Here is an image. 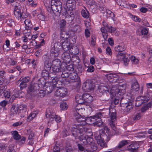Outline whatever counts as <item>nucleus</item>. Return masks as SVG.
<instances>
[{"label":"nucleus","instance_id":"1","mask_svg":"<svg viewBox=\"0 0 152 152\" xmlns=\"http://www.w3.org/2000/svg\"><path fill=\"white\" fill-rule=\"evenodd\" d=\"M110 129L107 126L104 127L101 132L97 131L94 133V137L97 143L101 147H104L105 145V141L110 140Z\"/></svg>","mask_w":152,"mask_h":152},{"label":"nucleus","instance_id":"2","mask_svg":"<svg viewBox=\"0 0 152 152\" xmlns=\"http://www.w3.org/2000/svg\"><path fill=\"white\" fill-rule=\"evenodd\" d=\"M82 124H77L72 127L71 130L72 135L74 137L86 136V137H91L93 135L91 130L86 128H84Z\"/></svg>","mask_w":152,"mask_h":152},{"label":"nucleus","instance_id":"3","mask_svg":"<svg viewBox=\"0 0 152 152\" xmlns=\"http://www.w3.org/2000/svg\"><path fill=\"white\" fill-rule=\"evenodd\" d=\"M126 86L125 85H122V86H120L117 88L114 89L111 88L110 91L111 94L112 96L120 98V99L122 100L123 99V95L125 92Z\"/></svg>","mask_w":152,"mask_h":152},{"label":"nucleus","instance_id":"4","mask_svg":"<svg viewBox=\"0 0 152 152\" xmlns=\"http://www.w3.org/2000/svg\"><path fill=\"white\" fill-rule=\"evenodd\" d=\"M80 137H75V138L78 139L79 140L81 141L82 144L84 145L86 147H88L92 143H93L94 140L93 138L91 137H87L85 136H80Z\"/></svg>","mask_w":152,"mask_h":152},{"label":"nucleus","instance_id":"5","mask_svg":"<svg viewBox=\"0 0 152 152\" xmlns=\"http://www.w3.org/2000/svg\"><path fill=\"white\" fill-rule=\"evenodd\" d=\"M52 46L50 50L51 53L54 57H58L60 52L61 43L58 41L57 43H55Z\"/></svg>","mask_w":152,"mask_h":152},{"label":"nucleus","instance_id":"6","mask_svg":"<svg viewBox=\"0 0 152 152\" xmlns=\"http://www.w3.org/2000/svg\"><path fill=\"white\" fill-rule=\"evenodd\" d=\"M39 88L38 85L36 83L32 82L28 87L27 92L32 95L35 94L38 91H39Z\"/></svg>","mask_w":152,"mask_h":152},{"label":"nucleus","instance_id":"7","mask_svg":"<svg viewBox=\"0 0 152 152\" xmlns=\"http://www.w3.org/2000/svg\"><path fill=\"white\" fill-rule=\"evenodd\" d=\"M95 86L90 81L86 80L82 86V88L85 92H90L94 90Z\"/></svg>","mask_w":152,"mask_h":152},{"label":"nucleus","instance_id":"8","mask_svg":"<svg viewBox=\"0 0 152 152\" xmlns=\"http://www.w3.org/2000/svg\"><path fill=\"white\" fill-rule=\"evenodd\" d=\"M25 13L21 12V10L19 7L18 6H15L14 11V14L16 18L18 20H20L22 18H25L27 16L26 15H24Z\"/></svg>","mask_w":152,"mask_h":152},{"label":"nucleus","instance_id":"9","mask_svg":"<svg viewBox=\"0 0 152 152\" xmlns=\"http://www.w3.org/2000/svg\"><path fill=\"white\" fill-rule=\"evenodd\" d=\"M69 79L72 80V82L76 83L77 86H78L80 85L81 81L80 77L75 72H73L70 73Z\"/></svg>","mask_w":152,"mask_h":152},{"label":"nucleus","instance_id":"10","mask_svg":"<svg viewBox=\"0 0 152 152\" xmlns=\"http://www.w3.org/2000/svg\"><path fill=\"white\" fill-rule=\"evenodd\" d=\"M106 76L109 81L111 83H115L118 81L119 78L118 76L115 73H111L107 74Z\"/></svg>","mask_w":152,"mask_h":152},{"label":"nucleus","instance_id":"11","mask_svg":"<svg viewBox=\"0 0 152 152\" xmlns=\"http://www.w3.org/2000/svg\"><path fill=\"white\" fill-rule=\"evenodd\" d=\"M120 103L121 107L124 108L123 110H124L125 112H128L132 109L134 107L133 104L131 102L124 103L121 100Z\"/></svg>","mask_w":152,"mask_h":152},{"label":"nucleus","instance_id":"12","mask_svg":"<svg viewBox=\"0 0 152 152\" xmlns=\"http://www.w3.org/2000/svg\"><path fill=\"white\" fill-rule=\"evenodd\" d=\"M67 89L64 87H60L57 89L55 93V95L56 96L64 97L67 94Z\"/></svg>","mask_w":152,"mask_h":152},{"label":"nucleus","instance_id":"13","mask_svg":"<svg viewBox=\"0 0 152 152\" xmlns=\"http://www.w3.org/2000/svg\"><path fill=\"white\" fill-rule=\"evenodd\" d=\"M61 4H56L51 6V9L53 13L56 16H59L60 15V10L61 9Z\"/></svg>","mask_w":152,"mask_h":152},{"label":"nucleus","instance_id":"14","mask_svg":"<svg viewBox=\"0 0 152 152\" xmlns=\"http://www.w3.org/2000/svg\"><path fill=\"white\" fill-rule=\"evenodd\" d=\"M83 100H84V105H89L90 103L93 101V97L90 94H84L83 95Z\"/></svg>","mask_w":152,"mask_h":152},{"label":"nucleus","instance_id":"15","mask_svg":"<svg viewBox=\"0 0 152 152\" xmlns=\"http://www.w3.org/2000/svg\"><path fill=\"white\" fill-rule=\"evenodd\" d=\"M77 113V114L76 113L74 114L75 118L77 122H82L84 123L86 121L89 120L88 117H85L84 116H82L81 115V114H80V112Z\"/></svg>","mask_w":152,"mask_h":152},{"label":"nucleus","instance_id":"16","mask_svg":"<svg viewBox=\"0 0 152 152\" xmlns=\"http://www.w3.org/2000/svg\"><path fill=\"white\" fill-rule=\"evenodd\" d=\"M54 84V83L50 82H46L45 89L48 93H51L55 88L57 87V86Z\"/></svg>","mask_w":152,"mask_h":152},{"label":"nucleus","instance_id":"17","mask_svg":"<svg viewBox=\"0 0 152 152\" xmlns=\"http://www.w3.org/2000/svg\"><path fill=\"white\" fill-rule=\"evenodd\" d=\"M44 58L45 60L44 62V69L50 70L52 66L50 58L47 56L44 57Z\"/></svg>","mask_w":152,"mask_h":152},{"label":"nucleus","instance_id":"18","mask_svg":"<svg viewBox=\"0 0 152 152\" xmlns=\"http://www.w3.org/2000/svg\"><path fill=\"white\" fill-rule=\"evenodd\" d=\"M60 43H61V46L65 51L69 50L70 47V43L68 42L67 40L59 41Z\"/></svg>","mask_w":152,"mask_h":152},{"label":"nucleus","instance_id":"19","mask_svg":"<svg viewBox=\"0 0 152 152\" xmlns=\"http://www.w3.org/2000/svg\"><path fill=\"white\" fill-rule=\"evenodd\" d=\"M62 58L65 63H69L71 60V57L69 53L65 52L62 55Z\"/></svg>","mask_w":152,"mask_h":152},{"label":"nucleus","instance_id":"20","mask_svg":"<svg viewBox=\"0 0 152 152\" xmlns=\"http://www.w3.org/2000/svg\"><path fill=\"white\" fill-rule=\"evenodd\" d=\"M26 107V106L23 104L21 105L20 106L19 113H20L21 117H24L26 115L27 113Z\"/></svg>","mask_w":152,"mask_h":152},{"label":"nucleus","instance_id":"21","mask_svg":"<svg viewBox=\"0 0 152 152\" xmlns=\"http://www.w3.org/2000/svg\"><path fill=\"white\" fill-rule=\"evenodd\" d=\"M102 116V113H99L96 114L94 115L93 116H91L88 117L89 120H90L91 121L94 122L97 121L98 119H100Z\"/></svg>","mask_w":152,"mask_h":152},{"label":"nucleus","instance_id":"22","mask_svg":"<svg viewBox=\"0 0 152 152\" xmlns=\"http://www.w3.org/2000/svg\"><path fill=\"white\" fill-rule=\"evenodd\" d=\"M69 37V35L68 32L65 31V30L63 31H60V39H58V41L67 40Z\"/></svg>","mask_w":152,"mask_h":152},{"label":"nucleus","instance_id":"23","mask_svg":"<svg viewBox=\"0 0 152 152\" xmlns=\"http://www.w3.org/2000/svg\"><path fill=\"white\" fill-rule=\"evenodd\" d=\"M150 98L149 97L146 96H140L137 98L136 99V102H140V104L145 103L148 102L150 99Z\"/></svg>","mask_w":152,"mask_h":152},{"label":"nucleus","instance_id":"24","mask_svg":"<svg viewBox=\"0 0 152 152\" xmlns=\"http://www.w3.org/2000/svg\"><path fill=\"white\" fill-rule=\"evenodd\" d=\"M139 85L137 81H136L133 83L131 86V91H134V93H137L139 90Z\"/></svg>","mask_w":152,"mask_h":152},{"label":"nucleus","instance_id":"25","mask_svg":"<svg viewBox=\"0 0 152 152\" xmlns=\"http://www.w3.org/2000/svg\"><path fill=\"white\" fill-rule=\"evenodd\" d=\"M126 48V47L124 44L121 43L115 48V50L116 51L119 52H121L125 51Z\"/></svg>","mask_w":152,"mask_h":152},{"label":"nucleus","instance_id":"26","mask_svg":"<svg viewBox=\"0 0 152 152\" xmlns=\"http://www.w3.org/2000/svg\"><path fill=\"white\" fill-rule=\"evenodd\" d=\"M52 68L54 74L56 75L60 76L61 72L63 70L61 66L52 67Z\"/></svg>","mask_w":152,"mask_h":152},{"label":"nucleus","instance_id":"27","mask_svg":"<svg viewBox=\"0 0 152 152\" xmlns=\"http://www.w3.org/2000/svg\"><path fill=\"white\" fill-rule=\"evenodd\" d=\"M46 83L45 79L42 77L39 79L38 81V83L36 84L38 85L39 90H40L41 88H42L43 87H45Z\"/></svg>","mask_w":152,"mask_h":152},{"label":"nucleus","instance_id":"28","mask_svg":"<svg viewBox=\"0 0 152 152\" xmlns=\"http://www.w3.org/2000/svg\"><path fill=\"white\" fill-rule=\"evenodd\" d=\"M56 115L55 113L50 112L49 114L48 112H46V116L47 118H48L49 119L48 123L54 121Z\"/></svg>","mask_w":152,"mask_h":152},{"label":"nucleus","instance_id":"29","mask_svg":"<svg viewBox=\"0 0 152 152\" xmlns=\"http://www.w3.org/2000/svg\"><path fill=\"white\" fill-rule=\"evenodd\" d=\"M75 99L77 103L84 105V100H83V95H76L75 97Z\"/></svg>","mask_w":152,"mask_h":152},{"label":"nucleus","instance_id":"30","mask_svg":"<svg viewBox=\"0 0 152 152\" xmlns=\"http://www.w3.org/2000/svg\"><path fill=\"white\" fill-rule=\"evenodd\" d=\"M69 50L70 53L73 55H76L79 52V50L75 46H72Z\"/></svg>","mask_w":152,"mask_h":152},{"label":"nucleus","instance_id":"31","mask_svg":"<svg viewBox=\"0 0 152 152\" xmlns=\"http://www.w3.org/2000/svg\"><path fill=\"white\" fill-rule=\"evenodd\" d=\"M128 141L127 140H123L120 142L118 145L115 147V149L116 150L118 151V150H120L121 148L128 143Z\"/></svg>","mask_w":152,"mask_h":152},{"label":"nucleus","instance_id":"32","mask_svg":"<svg viewBox=\"0 0 152 152\" xmlns=\"http://www.w3.org/2000/svg\"><path fill=\"white\" fill-rule=\"evenodd\" d=\"M61 66V61L59 59H55L52 61V67Z\"/></svg>","mask_w":152,"mask_h":152},{"label":"nucleus","instance_id":"33","mask_svg":"<svg viewBox=\"0 0 152 152\" xmlns=\"http://www.w3.org/2000/svg\"><path fill=\"white\" fill-rule=\"evenodd\" d=\"M107 28L108 32L112 33L116 36L118 35V33L116 28L112 26H107Z\"/></svg>","mask_w":152,"mask_h":152},{"label":"nucleus","instance_id":"34","mask_svg":"<svg viewBox=\"0 0 152 152\" xmlns=\"http://www.w3.org/2000/svg\"><path fill=\"white\" fill-rule=\"evenodd\" d=\"M101 31L102 32L103 37L104 38L105 40H106L107 38V33L108 31L107 28L104 27H102L101 28Z\"/></svg>","mask_w":152,"mask_h":152},{"label":"nucleus","instance_id":"35","mask_svg":"<svg viewBox=\"0 0 152 152\" xmlns=\"http://www.w3.org/2000/svg\"><path fill=\"white\" fill-rule=\"evenodd\" d=\"M99 92L102 93L104 94L105 93L107 94L109 93L111 94L110 91L108 88L105 86H101L99 89Z\"/></svg>","mask_w":152,"mask_h":152},{"label":"nucleus","instance_id":"36","mask_svg":"<svg viewBox=\"0 0 152 152\" xmlns=\"http://www.w3.org/2000/svg\"><path fill=\"white\" fill-rule=\"evenodd\" d=\"M117 60L118 61H122L126 57V53L118 52L116 56Z\"/></svg>","mask_w":152,"mask_h":152},{"label":"nucleus","instance_id":"37","mask_svg":"<svg viewBox=\"0 0 152 152\" xmlns=\"http://www.w3.org/2000/svg\"><path fill=\"white\" fill-rule=\"evenodd\" d=\"M66 25V22L64 19H62L60 21L59 23V28L60 31H63L65 30Z\"/></svg>","mask_w":152,"mask_h":152},{"label":"nucleus","instance_id":"38","mask_svg":"<svg viewBox=\"0 0 152 152\" xmlns=\"http://www.w3.org/2000/svg\"><path fill=\"white\" fill-rule=\"evenodd\" d=\"M19 109L17 105L12 106L10 109L11 114L12 115L16 114L18 113Z\"/></svg>","mask_w":152,"mask_h":152},{"label":"nucleus","instance_id":"39","mask_svg":"<svg viewBox=\"0 0 152 152\" xmlns=\"http://www.w3.org/2000/svg\"><path fill=\"white\" fill-rule=\"evenodd\" d=\"M85 9H83L81 11V14L82 16L85 18H88L89 17V13L85 7Z\"/></svg>","mask_w":152,"mask_h":152},{"label":"nucleus","instance_id":"40","mask_svg":"<svg viewBox=\"0 0 152 152\" xmlns=\"http://www.w3.org/2000/svg\"><path fill=\"white\" fill-rule=\"evenodd\" d=\"M150 107H152V101L150 102L146 106L142 107L141 110V111L143 113Z\"/></svg>","mask_w":152,"mask_h":152},{"label":"nucleus","instance_id":"41","mask_svg":"<svg viewBox=\"0 0 152 152\" xmlns=\"http://www.w3.org/2000/svg\"><path fill=\"white\" fill-rule=\"evenodd\" d=\"M70 75V73L68 72L66 70H64L63 69L62 70V72H61L60 76L62 78H66L68 77L69 78Z\"/></svg>","mask_w":152,"mask_h":152},{"label":"nucleus","instance_id":"42","mask_svg":"<svg viewBox=\"0 0 152 152\" xmlns=\"http://www.w3.org/2000/svg\"><path fill=\"white\" fill-rule=\"evenodd\" d=\"M50 70L45 69L42 70V75L43 77V78H45V79H48L49 74V71Z\"/></svg>","mask_w":152,"mask_h":152},{"label":"nucleus","instance_id":"43","mask_svg":"<svg viewBox=\"0 0 152 152\" xmlns=\"http://www.w3.org/2000/svg\"><path fill=\"white\" fill-rule=\"evenodd\" d=\"M12 135L13 138L15 140H19L20 139V136L18 134L17 131H14L12 132Z\"/></svg>","mask_w":152,"mask_h":152},{"label":"nucleus","instance_id":"44","mask_svg":"<svg viewBox=\"0 0 152 152\" xmlns=\"http://www.w3.org/2000/svg\"><path fill=\"white\" fill-rule=\"evenodd\" d=\"M6 23L8 26L10 27H12L15 25L14 20L12 19H9L7 20L6 21Z\"/></svg>","mask_w":152,"mask_h":152},{"label":"nucleus","instance_id":"45","mask_svg":"<svg viewBox=\"0 0 152 152\" xmlns=\"http://www.w3.org/2000/svg\"><path fill=\"white\" fill-rule=\"evenodd\" d=\"M60 76L59 75H55V77L52 79L50 80L51 81H50L51 83H54L55 85L56 86L57 83L58 82V77H59Z\"/></svg>","mask_w":152,"mask_h":152},{"label":"nucleus","instance_id":"46","mask_svg":"<svg viewBox=\"0 0 152 152\" xmlns=\"http://www.w3.org/2000/svg\"><path fill=\"white\" fill-rule=\"evenodd\" d=\"M74 15H72L71 16L68 15L66 16L65 19L66 20H67L69 23H72V21L74 19Z\"/></svg>","mask_w":152,"mask_h":152},{"label":"nucleus","instance_id":"47","mask_svg":"<svg viewBox=\"0 0 152 152\" xmlns=\"http://www.w3.org/2000/svg\"><path fill=\"white\" fill-rule=\"evenodd\" d=\"M60 107L62 110H66L68 108V105L66 102H63L61 103Z\"/></svg>","mask_w":152,"mask_h":152},{"label":"nucleus","instance_id":"48","mask_svg":"<svg viewBox=\"0 0 152 152\" xmlns=\"http://www.w3.org/2000/svg\"><path fill=\"white\" fill-rule=\"evenodd\" d=\"M2 90V94L3 93V95L5 98H9L11 96L10 93L8 91H4Z\"/></svg>","mask_w":152,"mask_h":152},{"label":"nucleus","instance_id":"49","mask_svg":"<svg viewBox=\"0 0 152 152\" xmlns=\"http://www.w3.org/2000/svg\"><path fill=\"white\" fill-rule=\"evenodd\" d=\"M95 122V124L99 127H102L104 124V123L102 121V120H100L96 121Z\"/></svg>","mask_w":152,"mask_h":152},{"label":"nucleus","instance_id":"50","mask_svg":"<svg viewBox=\"0 0 152 152\" xmlns=\"http://www.w3.org/2000/svg\"><path fill=\"white\" fill-rule=\"evenodd\" d=\"M131 18L133 20L137 22H140L141 21V19L137 16L131 15Z\"/></svg>","mask_w":152,"mask_h":152},{"label":"nucleus","instance_id":"51","mask_svg":"<svg viewBox=\"0 0 152 152\" xmlns=\"http://www.w3.org/2000/svg\"><path fill=\"white\" fill-rule=\"evenodd\" d=\"M130 60L132 62L133 64H138L139 62L138 59L136 58L135 57L132 56L130 58Z\"/></svg>","mask_w":152,"mask_h":152},{"label":"nucleus","instance_id":"52","mask_svg":"<svg viewBox=\"0 0 152 152\" xmlns=\"http://www.w3.org/2000/svg\"><path fill=\"white\" fill-rule=\"evenodd\" d=\"M110 116L112 121H115L116 120V113L115 112H112Z\"/></svg>","mask_w":152,"mask_h":152},{"label":"nucleus","instance_id":"53","mask_svg":"<svg viewBox=\"0 0 152 152\" xmlns=\"http://www.w3.org/2000/svg\"><path fill=\"white\" fill-rule=\"evenodd\" d=\"M88 147H90L94 151H96L97 148V145L96 143H95L94 141Z\"/></svg>","mask_w":152,"mask_h":152},{"label":"nucleus","instance_id":"54","mask_svg":"<svg viewBox=\"0 0 152 152\" xmlns=\"http://www.w3.org/2000/svg\"><path fill=\"white\" fill-rule=\"evenodd\" d=\"M67 10V9L65 7L62 8V5H61V9L60 10V13L61 12L63 15H66V13Z\"/></svg>","mask_w":152,"mask_h":152},{"label":"nucleus","instance_id":"55","mask_svg":"<svg viewBox=\"0 0 152 152\" xmlns=\"http://www.w3.org/2000/svg\"><path fill=\"white\" fill-rule=\"evenodd\" d=\"M122 61H123L124 65L125 66H127L129 64L130 60L129 58L128 57H126H126L124 58Z\"/></svg>","mask_w":152,"mask_h":152},{"label":"nucleus","instance_id":"56","mask_svg":"<svg viewBox=\"0 0 152 152\" xmlns=\"http://www.w3.org/2000/svg\"><path fill=\"white\" fill-rule=\"evenodd\" d=\"M66 14V15H65V16L68 15L71 16L72 15H74L73 10L72 8L71 9H68Z\"/></svg>","mask_w":152,"mask_h":152},{"label":"nucleus","instance_id":"57","mask_svg":"<svg viewBox=\"0 0 152 152\" xmlns=\"http://www.w3.org/2000/svg\"><path fill=\"white\" fill-rule=\"evenodd\" d=\"M141 114L140 113H137L134 116L133 119L134 120H137L140 118Z\"/></svg>","mask_w":152,"mask_h":152},{"label":"nucleus","instance_id":"58","mask_svg":"<svg viewBox=\"0 0 152 152\" xmlns=\"http://www.w3.org/2000/svg\"><path fill=\"white\" fill-rule=\"evenodd\" d=\"M87 67L88 68V69L87 70V71L88 72H93L94 70V66L92 65H91L90 66H89Z\"/></svg>","mask_w":152,"mask_h":152},{"label":"nucleus","instance_id":"59","mask_svg":"<svg viewBox=\"0 0 152 152\" xmlns=\"http://www.w3.org/2000/svg\"><path fill=\"white\" fill-rule=\"evenodd\" d=\"M7 152H16L14 149V146L12 145H10L8 148Z\"/></svg>","mask_w":152,"mask_h":152},{"label":"nucleus","instance_id":"60","mask_svg":"<svg viewBox=\"0 0 152 152\" xmlns=\"http://www.w3.org/2000/svg\"><path fill=\"white\" fill-rule=\"evenodd\" d=\"M132 147L133 148V151H135L136 150L139 148V145L137 143H134L131 144Z\"/></svg>","mask_w":152,"mask_h":152},{"label":"nucleus","instance_id":"61","mask_svg":"<svg viewBox=\"0 0 152 152\" xmlns=\"http://www.w3.org/2000/svg\"><path fill=\"white\" fill-rule=\"evenodd\" d=\"M38 18L41 20H44L45 15L42 13H40L37 15Z\"/></svg>","mask_w":152,"mask_h":152},{"label":"nucleus","instance_id":"62","mask_svg":"<svg viewBox=\"0 0 152 152\" xmlns=\"http://www.w3.org/2000/svg\"><path fill=\"white\" fill-rule=\"evenodd\" d=\"M66 69L69 71H73L74 69V66L72 64H69L66 67Z\"/></svg>","mask_w":152,"mask_h":152},{"label":"nucleus","instance_id":"63","mask_svg":"<svg viewBox=\"0 0 152 152\" xmlns=\"http://www.w3.org/2000/svg\"><path fill=\"white\" fill-rule=\"evenodd\" d=\"M148 33V31L147 29L143 28L141 31V33L143 35H146Z\"/></svg>","mask_w":152,"mask_h":152},{"label":"nucleus","instance_id":"64","mask_svg":"<svg viewBox=\"0 0 152 152\" xmlns=\"http://www.w3.org/2000/svg\"><path fill=\"white\" fill-rule=\"evenodd\" d=\"M53 152H60V149L59 147L57 145L54 146L53 149Z\"/></svg>","mask_w":152,"mask_h":152}]
</instances>
